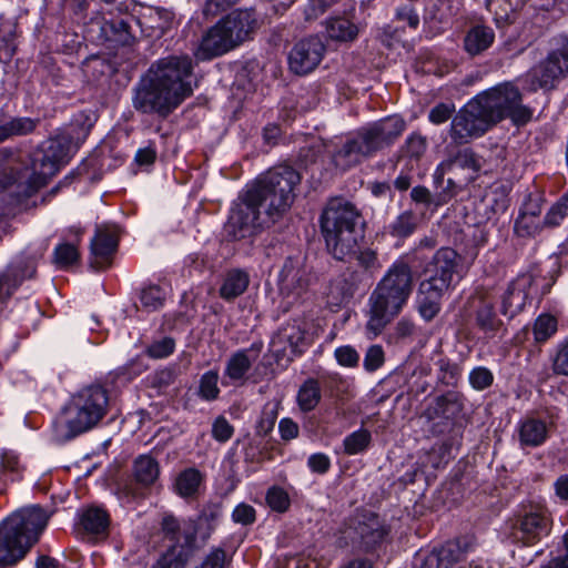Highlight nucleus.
<instances>
[{
  "mask_svg": "<svg viewBox=\"0 0 568 568\" xmlns=\"http://www.w3.org/2000/svg\"><path fill=\"white\" fill-rule=\"evenodd\" d=\"M427 150V139L419 133H412L407 136L400 148V154L409 160L418 161Z\"/></svg>",
  "mask_w": 568,
  "mask_h": 568,
  "instance_id": "43",
  "label": "nucleus"
},
{
  "mask_svg": "<svg viewBox=\"0 0 568 568\" xmlns=\"http://www.w3.org/2000/svg\"><path fill=\"white\" fill-rule=\"evenodd\" d=\"M271 351L277 361H292L306 346L305 329L298 321L282 326L271 341Z\"/></svg>",
  "mask_w": 568,
  "mask_h": 568,
  "instance_id": "18",
  "label": "nucleus"
},
{
  "mask_svg": "<svg viewBox=\"0 0 568 568\" xmlns=\"http://www.w3.org/2000/svg\"><path fill=\"white\" fill-rule=\"evenodd\" d=\"M50 514L39 505L13 511L0 525V565H13L38 542Z\"/></svg>",
  "mask_w": 568,
  "mask_h": 568,
  "instance_id": "6",
  "label": "nucleus"
},
{
  "mask_svg": "<svg viewBox=\"0 0 568 568\" xmlns=\"http://www.w3.org/2000/svg\"><path fill=\"white\" fill-rule=\"evenodd\" d=\"M102 31L108 38L123 44L129 43L132 38L130 23L126 18L106 20L102 27Z\"/></svg>",
  "mask_w": 568,
  "mask_h": 568,
  "instance_id": "40",
  "label": "nucleus"
},
{
  "mask_svg": "<svg viewBox=\"0 0 568 568\" xmlns=\"http://www.w3.org/2000/svg\"><path fill=\"white\" fill-rule=\"evenodd\" d=\"M540 231V220L534 216L520 214L515 222V232L523 237L535 236Z\"/></svg>",
  "mask_w": 568,
  "mask_h": 568,
  "instance_id": "48",
  "label": "nucleus"
},
{
  "mask_svg": "<svg viewBox=\"0 0 568 568\" xmlns=\"http://www.w3.org/2000/svg\"><path fill=\"white\" fill-rule=\"evenodd\" d=\"M42 253L39 254V257ZM38 256L36 254H21L10 263L6 272L0 275V298L9 297L26 278L36 273Z\"/></svg>",
  "mask_w": 568,
  "mask_h": 568,
  "instance_id": "20",
  "label": "nucleus"
},
{
  "mask_svg": "<svg viewBox=\"0 0 568 568\" xmlns=\"http://www.w3.org/2000/svg\"><path fill=\"white\" fill-rule=\"evenodd\" d=\"M118 246V236L114 231L108 229H98L95 237L92 240L91 250L94 257L91 265L95 268H103L109 257L114 253Z\"/></svg>",
  "mask_w": 568,
  "mask_h": 568,
  "instance_id": "27",
  "label": "nucleus"
},
{
  "mask_svg": "<svg viewBox=\"0 0 568 568\" xmlns=\"http://www.w3.org/2000/svg\"><path fill=\"white\" fill-rule=\"evenodd\" d=\"M176 378V369L173 367H166L160 371L154 372L149 377V383L152 388L158 389L159 392L164 390L170 385L173 384V382Z\"/></svg>",
  "mask_w": 568,
  "mask_h": 568,
  "instance_id": "49",
  "label": "nucleus"
},
{
  "mask_svg": "<svg viewBox=\"0 0 568 568\" xmlns=\"http://www.w3.org/2000/svg\"><path fill=\"white\" fill-rule=\"evenodd\" d=\"M232 520L242 526H251L256 520V510L252 505L240 503L232 511Z\"/></svg>",
  "mask_w": 568,
  "mask_h": 568,
  "instance_id": "53",
  "label": "nucleus"
},
{
  "mask_svg": "<svg viewBox=\"0 0 568 568\" xmlns=\"http://www.w3.org/2000/svg\"><path fill=\"white\" fill-rule=\"evenodd\" d=\"M80 142L71 133H60L50 139L47 144L32 156V170L41 183L55 175L65 165Z\"/></svg>",
  "mask_w": 568,
  "mask_h": 568,
  "instance_id": "10",
  "label": "nucleus"
},
{
  "mask_svg": "<svg viewBox=\"0 0 568 568\" xmlns=\"http://www.w3.org/2000/svg\"><path fill=\"white\" fill-rule=\"evenodd\" d=\"M493 125L480 103L474 98L453 118L449 135L453 143L462 145L484 135Z\"/></svg>",
  "mask_w": 568,
  "mask_h": 568,
  "instance_id": "11",
  "label": "nucleus"
},
{
  "mask_svg": "<svg viewBox=\"0 0 568 568\" xmlns=\"http://www.w3.org/2000/svg\"><path fill=\"white\" fill-rule=\"evenodd\" d=\"M325 44L318 37H310L298 41L288 55L290 69L300 75L312 72L322 61Z\"/></svg>",
  "mask_w": 568,
  "mask_h": 568,
  "instance_id": "19",
  "label": "nucleus"
},
{
  "mask_svg": "<svg viewBox=\"0 0 568 568\" xmlns=\"http://www.w3.org/2000/svg\"><path fill=\"white\" fill-rule=\"evenodd\" d=\"M568 74V40L552 50L545 60L529 71V81L534 90L552 89Z\"/></svg>",
  "mask_w": 568,
  "mask_h": 568,
  "instance_id": "15",
  "label": "nucleus"
},
{
  "mask_svg": "<svg viewBox=\"0 0 568 568\" xmlns=\"http://www.w3.org/2000/svg\"><path fill=\"white\" fill-rule=\"evenodd\" d=\"M221 515L222 513L220 506L209 505L203 508L197 520H183L182 523H193L194 525H196V542L201 547L206 542V540L210 538L211 534L215 529L217 520L220 519Z\"/></svg>",
  "mask_w": 568,
  "mask_h": 568,
  "instance_id": "32",
  "label": "nucleus"
},
{
  "mask_svg": "<svg viewBox=\"0 0 568 568\" xmlns=\"http://www.w3.org/2000/svg\"><path fill=\"white\" fill-rule=\"evenodd\" d=\"M372 440L369 430L361 428L347 435L344 440V450L347 455H357L366 450Z\"/></svg>",
  "mask_w": 568,
  "mask_h": 568,
  "instance_id": "41",
  "label": "nucleus"
},
{
  "mask_svg": "<svg viewBox=\"0 0 568 568\" xmlns=\"http://www.w3.org/2000/svg\"><path fill=\"white\" fill-rule=\"evenodd\" d=\"M385 362V353L381 345H371L364 356L363 366L367 372H375Z\"/></svg>",
  "mask_w": 568,
  "mask_h": 568,
  "instance_id": "52",
  "label": "nucleus"
},
{
  "mask_svg": "<svg viewBox=\"0 0 568 568\" xmlns=\"http://www.w3.org/2000/svg\"><path fill=\"white\" fill-rule=\"evenodd\" d=\"M419 215L412 211L406 210L399 213L389 224L386 226L387 233L395 239H406L410 236L419 224Z\"/></svg>",
  "mask_w": 568,
  "mask_h": 568,
  "instance_id": "36",
  "label": "nucleus"
},
{
  "mask_svg": "<svg viewBox=\"0 0 568 568\" xmlns=\"http://www.w3.org/2000/svg\"><path fill=\"white\" fill-rule=\"evenodd\" d=\"M237 47L232 40V36L226 33L225 29L217 22L202 38L196 57L201 60L212 59L222 55Z\"/></svg>",
  "mask_w": 568,
  "mask_h": 568,
  "instance_id": "23",
  "label": "nucleus"
},
{
  "mask_svg": "<svg viewBox=\"0 0 568 568\" xmlns=\"http://www.w3.org/2000/svg\"><path fill=\"white\" fill-rule=\"evenodd\" d=\"M192 70L189 55H171L156 61L134 88V109L168 116L193 93Z\"/></svg>",
  "mask_w": 568,
  "mask_h": 568,
  "instance_id": "2",
  "label": "nucleus"
},
{
  "mask_svg": "<svg viewBox=\"0 0 568 568\" xmlns=\"http://www.w3.org/2000/svg\"><path fill=\"white\" fill-rule=\"evenodd\" d=\"M322 398L321 386L317 379L307 378L297 392V404L302 412L315 409Z\"/></svg>",
  "mask_w": 568,
  "mask_h": 568,
  "instance_id": "38",
  "label": "nucleus"
},
{
  "mask_svg": "<svg viewBox=\"0 0 568 568\" xmlns=\"http://www.w3.org/2000/svg\"><path fill=\"white\" fill-rule=\"evenodd\" d=\"M301 174L290 165H277L260 176L233 206L225 225L235 241L254 236L278 221L291 207Z\"/></svg>",
  "mask_w": 568,
  "mask_h": 568,
  "instance_id": "1",
  "label": "nucleus"
},
{
  "mask_svg": "<svg viewBox=\"0 0 568 568\" xmlns=\"http://www.w3.org/2000/svg\"><path fill=\"white\" fill-rule=\"evenodd\" d=\"M226 554L222 548H214L199 568H225Z\"/></svg>",
  "mask_w": 568,
  "mask_h": 568,
  "instance_id": "64",
  "label": "nucleus"
},
{
  "mask_svg": "<svg viewBox=\"0 0 568 568\" xmlns=\"http://www.w3.org/2000/svg\"><path fill=\"white\" fill-rule=\"evenodd\" d=\"M475 303V321L477 327L485 334H495L501 326V321L498 318L494 305L495 297L488 291L477 292L474 297Z\"/></svg>",
  "mask_w": 568,
  "mask_h": 568,
  "instance_id": "24",
  "label": "nucleus"
},
{
  "mask_svg": "<svg viewBox=\"0 0 568 568\" xmlns=\"http://www.w3.org/2000/svg\"><path fill=\"white\" fill-rule=\"evenodd\" d=\"M160 474L159 465L148 455L140 456L134 462V477L143 486L152 485Z\"/></svg>",
  "mask_w": 568,
  "mask_h": 568,
  "instance_id": "39",
  "label": "nucleus"
},
{
  "mask_svg": "<svg viewBox=\"0 0 568 568\" xmlns=\"http://www.w3.org/2000/svg\"><path fill=\"white\" fill-rule=\"evenodd\" d=\"M557 332V320L549 314H541L534 324L532 333L535 341L544 343Z\"/></svg>",
  "mask_w": 568,
  "mask_h": 568,
  "instance_id": "44",
  "label": "nucleus"
},
{
  "mask_svg": "<svg viewBox=\"0 0 568 568\" xmlns=\"http://www.w3.org/2000/svg\"><path fill=\"white\" fill-rule=\"evenodd\" d=\"M527 285L526 278H518L510 283L501 300L504 315L514 317L524 310L528 298Z\"/></svg>",
  "mask_w": 568,
  "mask_h": 568,
  "instance_id": "29",
  "label": "nucleus"
},
{
  "mask_svg": "<svg viewBox=\"0 0 568 568\" xmlns=\"http://www.w3.org/2000/svg\"><path fill=\"white\" fill-rule=\"evenodd\" d=\"M413 286L412 267L406 262H395L369 295L366 329L374 336L381 334L406 305Z\"/></svg>",
  "mask_w": 568,
  "mask_h": 568,
  "instance_id": "4",
  "label": "nucleus"
},
{
  "mask_svg": "<svg viewBox=\"0 0 568 568\" xmlns=\"http://www.w3.org/2000/svg\"><path fill=\"white\" fill-rule=\"evenodd\" d=\"M322 232L327 250L341 261L355 258L366 270L378 267L373 250H359L364 237L363 222L357 209L342 197L332 199L321 217Z\"/></svg>",
  "mask_w": 568,
  "mask_h": 568,
  "instance_id": "3",
  "label": "nucleus"
},
{
  "mask_svg": "<svg viewBox=\"0 0 568 568\" xmlns=\"http://www.w3.org/2000/svg\"><path fill=\"white\" fill-rule=\"evenodd\" d=\"M454 111V104L439 103L429 111L428 119L434 124H442L450 119Z\"/></svg>",
  "mask_w": 568,
  "mask_h": 568,
  "instance_id": "62",
  "label": "nucleus"
},
{
  "mask_svg": "<svg viewBox=\"0 0 568 568\" xmlns=\"http://www.w3.org/2000/svg\"><path fill=\"white\" fill-rule=\"evenodd\" d=\"M493 373L486 367L479 366L469 373V383L477 390L486 389L493 384Z\"/></svg>",
  "mask_w": 568,
  "mask_h": 568,
  "instance_id": "56",
  "label": "nucleus"
},
{
  "mask_svg": "<svg viewBox=\"0 0 568 568\" xmlns=\"http://www.w3.org/2000/svg\"><path fill=\"white\" fill-rule=\"evenodd\" d=\"M518 439L520 447H538L548 437L547 424L536 418H526L518 426Z\"/></svg>",
  "mask_w": 568,
  "mask_h": 568,
  "instance_id": "30",
  "label": "nucleus"
},
{
  "mask_svg": "<svg viewBox=\"0 0 568 568\" xmlns=\"http://www.w3.org/2000/svg\"><path fill=\"white\" fill-rule=\"evenodd\" d=\"M462 257L450 247H442L435 252L426 263L424 273L426 278L422 283H429L439 287V291H448L455 276L460 275Z\"/></svg>",
  "mask_w": 568,
  "mask_h": 568,
  "instance_id": "14",
  "label": "nucleus"
},
{
  "mask_svg": "<svg viewBox=\"0 0 568 568\" xmlns=\"http://www.w3.org/2000/svg\"><path fill=\"white\" fill-rule=\"evenodd\" d=\"M97 121V115L92 111H84L77 115L74 120V126L77 130L75 139L82 143L90 133V130Z\"/></svg>",
  "mask_w": 568,
  "mask_h": 568,
  "instance_id": "50",
  "label": "nucleus"
},
{
  "mask_svg": "<svg viewBox=\"0 0 568 568\" xmlns=\"http://www.w3.org/2000/svg\"><path fill=\"white\" fill-rule=\"evenodd\" d=\"M551 528V514L542 504L523 506L514 524L516 538L528 546L535 545L548 536Z\"/></svg>",
  "mask_w": 568,
  "mask_h": 568,
  "instance_id": "12",
  "label": "nucleus"
},
{
  "mask_svg": "<svg viewBox=\"0 0 568 568\" xmlns=\"http://www.w3.org/2000/svg\"><path fill=\"white\" fill-rule=\"evenodd\" d=\"M142 306L149 312L161 308L165 301V293L158 285H150L142 290L140 295Z\"/></svg>",
  "mask_w": 568,
  "mask_h": 568,
  "instance_id": "45",
  "label": "nucleus"
},
{
  "mask_svg": "<svg viewBox=\"0 0 568 568\" xmlns=\"http://www.w3.org/2000/svg\"><path fill=\"white\" fill-rule=\"evenodd\" d=\"M395 18L399 21H406L412 29H417L419 26V16L414 2L406 1L399 4L395 10Z\"/></svg>",
  "mask_w": 568,
  "mask_h": 568,
  "instance_id": "54",
  "label": "nucleus"
},
{
  "mask_svg": "<svg viewBox=\"0 0 568 568\" xmlns=\"http://www.w3.org/2000/svg\"><path fill=\"white\" fill-rule=\"evenodd\" d=\"M201 483V474L196 469H187L176 478L175 488L182 497H190L197 491Z\"/></svg>",
  "mask_w": 568,
  "mask_h": 568,
  "instance_id": "42",
  "label": "nucleus"
},
{
  "mask_svg": "<svg viewBox=\"0 0 568 568\" xmlns=\"http://www.w3.org/2000/svg\"><path fill=\"white\" fill-rule=\"evenodd\" d=\"M250 283L248 274L242 270H231L225 274L220 287V296L225 301H232L242 295Z\"/></svg>",
  "mask_w": 568,
  "mask_h": 568,
  "instance_id": "34",
  "label": "nucleus"
},
{
  "mask_svg": "<svg viewBox=\"0 0 568 568\" xmlns=\"http://www.w3.org/2000/svg\"><path fill=\"white\" fill-rule=\"evenodd\" d=\"M79 527L90 536L104 538L109 532L110 516L102 507H88L79 514Z\"/></svg>",
  "mask_w": 568,
  "mask_h": 568,
  "instance_id": "26",
  "label": "nucleus"
},
{
  "mask_svg": "<svg viewBox=\"0 0 568 568\" xmlns=\"http://www.w3.org/2000/svg\"><path fill=\"white\" fill-rule=\"evenodd\" d=\"M109 396L101 385H89L75 393L55 422V435L70 440L97 426L106 415Z\"/></svg>",
  "mask_w": 568,
  "mask_h": 568,
  "instance_id": "7",
  "label": "nucleus"
},
{
  "mask_svg": "<svg viewBox=\"0 0 568 568\" xmlns=\"http://www.w3.org/2000/svg\"><path fill=\"white\" fill-rule=\"evenodd\" d=\"M405 121L398 116H387L359 128L349 134L333 154L336 168L348 170L377 152L390 146L404 132Z\"/></svg>",
  "mask_w": 568,
  "mask_h": 568,
  "instance_id": "5",
  "label": "nucleus"
},
{
  "mask_svg": "<svg viewBox=\"0 0 568 568\" xmlns=\"http://www.w3.org/2000/svg\"><path fill=\"white\" fill-rule=\"evenodd\" d=\"M79 260V252L75 245L62 243L54 250V263L59 267H68Z\"/></svg>",
  "mask_w": 568,
  "mask_h": 568,
  "instance_id": "47",
  "label": "nucleus"
},
{
  "mask_svg": "<svg viewBox=\"0 0 568 568\" xmlns=\"http://www.w3.org/2000/svg\"><path fill=\"white\" fill-rule=\"evenodd\" d=\"M308 286V274L301 257H287L278 274V290L283 297L282 307L287 312L300 301Z\"/></svg>",
  "mask_w": 568,
  "mask_h": 568,
  "instance_id": "16",
  "label": "nucleus"
},
{
  "mask_svg": "<svg viewBox=\"0 0 568 568\" xmlns=\"http://www.w3.org/2000/svg\"><path fill=\"white\" fill-rule=\"evenodd\" d=\"M2 477L8 474H20L22 466L20 464L18 455L9 449H4L0 454Z\"/></svg>",
  "mask_w": 568,
  "mask_h": 568,
  "instance_id": "57",
  "label": "nucleus"
},
{
  "mask_svg": "<svg viewBox=\"0 0 568 568\" xmlns=\"http://www.w3.org/2000/svg\"><path fill=\"white\" fill-rule=\"evenodd\" d=\"M39 119L28 116H16L0 125V143L12 136L28 135L32 133L38 124Z\"/></svg>",
  "mask_w": 568,
  "mask_h": 568,
  "instance_id": "37",
  "label": "nucleus"
},
{
  "mask_svg": "<svg viewBox=\"0 0 568 568\" xmlns=\"http://www.w3.org/2000/svg\"><path fill=\"white\" fill-rule=\"evenodd\" d=\"M551 368L554 374L568 377V338L558 346Z\"/></svg>",
  "mask_w": 568,
  "mask_h": 568,
  "instance_id": "55",
  "label": "nucleus"
},
{
  "mask_svg": "<svg viewBox=\"0 0 568 568\" xmlns=\"http://www.w3.org/2000/svg\"><path fill=\"white\" fill-rule=\"evenodd\" d=\"M263 343L254 342L248 348L240 349L231 354L225 363L224 377L233 384H243L253 362L262 352Z\"/></svg>",
  "mask_w": 568,
  "mask_h": 568,
  "instance_id": "21",
  "label": "nucleus"
},
{
  "mask_svg": "<svg viewBox=\"0 0 568 568\" xmlns=\"http://www.w3.org/2000/svg\"><path fill=\"white\" fill-rule=\"evenodd\" d=\"M219 373L217 371H209L204 373L200 379L199 394L205 400H214L220 395L217 385Z\"/></svg>",
  "mask_w": 568,
  "mask_h": 568,
  "instance_id": "46",
  "label": "nucleus"
},
{
  "mask_svg": "<svg viewBox=\"0 0 568 568\" xmlns=\"http://www.w3.org/2000/svg\"><path fill=\"white\" fill-rule=\"evenodd\" d=\"M464 400L460 393L449 390L428 404L424 416L430 424L429 430L433 435H444L453 429L464 410Z\"/></svg>",
  "mask_w": 568,
  "mask_h": 568,
  "instance_id": "13",
  "label": "nucleus"
},
{
  "mask_svg": "<svg viewBox=\"0 0 568 568\" xmlns=\"http://www.w3.org/2000/svg\"><path fill=\"white\" fill-rule=\"evenodd\" d=\"M335 358L339 365L354 367L359 362V355L356 349L349 345L341 346L335 349Z\"/></svg>",
  "mask_w": 568,
  "mask_h": 568,
  "instance_id": "59",
  "label": "nucleus"
},
{
  "mask_svg": "<svg viewBox=\"0 0 568 568\" xmlns=\"http://www.w3.org/2000/svg\"><path fill=\"white\" fill-rule=\"evenodd\" d=\"M495 40L494 30L485 26H475L464 39V48L470 55H477L487 50Z\"/></svg>",
  "mask_w": 568,
  "mask_h": 568,
  "instance_id": "33",
  "label": "nucleus"
},
{
  "mask_svg": "<svg viewBox=\"0 0 568 568\" xmlns=\"http://www.w3.org/2000/svg\"><path fill=\"white\" fill-rule=\"evenodd\" d=\"M266 503L273 510L284 513L290 507V497L284 489L272 487L266 494Z\"/></svg>",
  "mask_w": 568,
  "mask_h": 568,
  "instance_id": "51",
  "label": "nucleus"
},
{
  "mask_svg": "<svg viewBox=\"0 0 568 568\" xmlns=\"http://www.w3.org/2000/svg\"><path fill=\"white\" fill-rule=\"evenodd\" d=\"M445 152L446 158L434 171V183L442 185L444 176L456 175L457 170L469 171L475 176L481 169V158L469 148L457 149L452 142L445 148Z\"/></svg>",
  "mask_w": 568,
  "mask_h": 568,
  "instance_id": "17",
  "label": "nucleus"
},
{
  "mask_svg": "<svg viewBox=\"0 0 568 568\" xmlns=\"http://www.w3.org/2000/svg\"><path fill=\"white\" fill-rule=\"evenodd\" d=\"M234 433L233 426L224 416H219L212 426V435L219 442H227Z\"/></svg>",
  "mask_w": 568,
  "mask_h": 568,
  "instance_id": "60",
  "label": "nucleus"
},
{
  "mask_svg": "<svg viewBox=\"0 0 568 568\" xmlns=\"http://www.w3.org/2000/svg\"><path fill=\"white\" fill-rule=\"evenodd\" d=\"M464 549L458 540L447 541L440 548H435L419 559L415 568H450L459 561Z\"/></svg>",
  "mask_w": 568,
  "mask_h": 568,
  "instance_id": "25",
  "label": "nucleus"
},
{
  "mask_svg": "<svg viewBox=\"0 0 568 568\" xmlns=\"http://www.w3.org/2000/svg\"><path fill=\"white\" fill-rule=\"evenodd\" d=\"M175 343L170 337L154 342L148 348V354L153 358H164L173 353Z\"/></svg>",
  "mask_w": 568,
  "mask_h": 568,
  "instance_id": "58",
  "label": "nucleus"
},
{
  "mask_svg": "<svg viewBox=\"0 0 568 568\" xmlns=\"http://www.w3.org/2000/svg\"><path fill=\"white\" fill-rule=\"evenodd\" d=\"M475 180V176L467 175L463 179L457 180L456 175H450L447 180L443 179L442 185L434 183L436 189L438 190L434 195V205L440 206L448 203L452 199H454L466 185L471 183Z\"/></svg>",
  "mask_w": 568,
  "mask_h": 568,
  "instance_id": "35",
  "label": "nucleus"
},
{
  "mask_svg": "<svg viewBox=\"0 0 568 568\" xmlns=\"http://www.w3.org/2000/svg\"><path fill=\"white\" fill-rule=\"evenodd\" d=\"M447 291H439V287L429 283L419 284L417 295V308L419 315L427 322L432 321L440 311L442 298Z\"/></svg>",
  "mask_w": 568,
  "mask_h": 568,
  "instance_id": "28",
  "label": "nucleus"
},
{
  "mask_svg": "<svg viewBox=\"0 0 568 568\" xmlns=\"http://www.w3.org/2000/svg\"><path fill=\"white\" fill-rule=\"evenodd\" d=\"M219 22L236 45L246 41L257 28V18L252 9L234 10Z\"/></svg>",
  "mask_w": 568,
  "mask_h": 568,
  "instance_id": "22",
  "label": "nucleus"
},
{
  "mask_svg": "<svg viewBox=\"0 0 568 568\" xmlns=\"http://www.w3.org/2000/svg\"><path fill=\"white\" fill-rule=\"evenodd\" d=\"M161 527L164 537L172 545L152 568H184L193 552L200 548L196 542V525L180 523L175 517L168 515L163 517Z\"/></svg>",
  "mask_w": 568,
  "mask_h": 568,
  "instance_id": "9",
  "label": "nucleus"
},
{
  "mask_svg": "<svg viewBox=\"0 0 568 568\" xmlns=\"http://www.w3.org/2000/svg\"><path fill=\"white\" fill-rule=\"evenodd\" d=\"M494 125L505 118L515 124H525L532 115L531 110L521 102V94L510 83L499 84L475 97Z\"/></svg>",
  "mask_w": 568,
  "mask_h": 568,
  "instance_id": "8",
  "label": "nucleus"
},
{
  "mask_svg": "<svg viewBox=\"0 0 568 568\" xmlns=\"http://www.w3.org/2000/svg\"><path fill=\"white\" fill-rule=\"evenodd\" d=\"M568 215V205L560 200L547 212L544 223L548 226H557Z\"/></svg>",
  "mask_w": 568,
  "mask_h": 568,
  "instance_id": "61",
  "label": "nucleus"
},
{
  "mask_svg": "<svg viewBox=\"0 0 568 568\" xmlns=\"http://www.w3.org/2000/svg\"><path fill=\"white\" fill-rule=\"evenodd\" d=\"M328 39L336 42H352L357 39L359 28L356 23L344 17H332L324 22Z\"/></svg>",
  "mask_w": 568,
  "mask_h": 568,
  "instance_id": "31",
  "label": "nucleus"
},
{
  "mask_svg": "<svg viewBox=\"0 0 568 568\" xmlns=\"http://www.w3.org/2000/svg\"><path fill=\"white\" fill-rule=\"evenodd\" d=\"M487 8L496 12L497 20H509V13L515 11V6L511 3V0H488Z\"/></svg>",
  "mask_w": 568,
  "mask_h": 568,
  "instance_id": "63",
  "label": "nucleus"
}]
</instances>
